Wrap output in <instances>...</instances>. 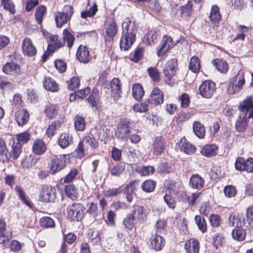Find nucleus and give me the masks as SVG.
<instances>
[{
  "instance_id": "c9c22d12",
  "label": "nucleus",
  "mask_w": 253,
  "mask_h": 253,
  "mask_svg": "<svg viewBox=\"0 0 253 253\" xmlns=\"http://www.w3.org/2000/svg\"><path fill=\"white\" fill-rule=\"evenodd\" d=\"M144 93L142 85L139 84H135L132 87V95L133 97L139 100L141 99Z\"/></svg>"
},
{
  "instance_id": "5701e85b",
  "label": "nucleus",
  "mask_w": 253,
  "mask_h": 253,
  "mask_svg": "<svg viewBox=\"0 0 253 253\" xmlns=\"http://www.w3.org/2000/svg\"><path fill=\"white\" fill-rule=\"evenodd\" d=\"M204 179L198 174H193L190 179V185L193 188L200 189L204 186Z\"/></svg>"
},
{
  "instance_id": "dca6fc26",
  "label": "nucleus",
  "mask_w": 253,
  "mask_h": 253,
  "mask_svg": "<svg viewBox=\"0 0 253 253\" xmlns=\"http://www.w3.org/2000/svg\"><path fill=\"white\" fill-rule=\"evenodd\" d=\"M150 100L151 102L155 105L163 103L164 102L163 92L158 87H155L150 94Z\"/></svg>"
},
{
  "instance_id": "58836bf2",
  "label": "nucleus",
  "mask_w": 253,
  "mask_h": 253,
  "mask_svg": "<svg viewBox=\"0 0 253 253\" xmlns=\"http://www.w3.org/2000/svg\"><path fill=\"white\" fill-rule=\"evenodd\" d=\"M232 235L235 240L242 241L245 239L246 233L243 228L237 226L236 228L233 230Z\"/></svg>"
},
{
  "instance_id": "4c0bfd02",
  "label": "nucleus",
  "mask_w": 253,
  "mask_h": 253,
  "mask_svg": "<svg viewBox=\"0 0 253 253\" xmlns=\"http://www.w3.org/2000/svg\"><path fill=\"white\" fill-rule=\"evenodd\" d=\"M167 189L166 193H173V195H176L179 192L180 188L178 184L171 180L168 182Z\"/></svg>"
},
{
  "instance_id": "f03ea898",
  "label": "nucleus",
  "mask_w": 253,
  "mask_h": 253,
  "mask_svg": "<svg viewBox=\"0 0 253 253\" xmlns=\"http://www.w3.org/2000/svg\"><path fill=\"white\" fill-rule=\"evenodd\" d=\"M177 67V60L175 58H172L167 61L164 68V81L169 85L172 86L174 84L173 77L175 75Z\"/></svg>"
},
{
  "instance_id": "3c124183",
  "label": "nucleus",
  "mask_w": 253,
  "mask_h": 253,
  "mask_svg": "<svg viewBox=\"0 0 253 253\" xmlns=\"http://www.w3.org/2000/svg\"><path fill=\"white\" fill-rule=\"evenodd\" d=\"M82 142H84L86 144L93 149L96 148L98 145L97 141L91 134L85 136Z\"/></svg>"
},
{
  "instance_id": "052dcab7",
  "label": "nucleus",
  "mask_w": 253,
  "mask_h": 253,
  "mask_svg": "<svg viewBox=\"0 0 253 253\" xmlns=\"http://www.w3.org/2000/svg\"><path fill=\"white\" fill-rule=\"evenodd\" d=\"M16 136L17 140V143H19L22 145L30 140V134L27 131H25L17 134Z\"/></svg>"
},
{
  "instance_id": "c756f323",
  "label": "nucleus",
  "mask_w": 253,
  "mask_h": 253,
  "mask_svg": "<svg viewBox=\"0 0 253 253\" xmlns=\"http://www.w3.org/2000/svg\"><path fill=\"white\" fill-rule=\"evenodd\" d=\"M253 96H248L239 105V109L244 114L249 109L253 110Z\"/></svg>"
},
{
  "instance_id": "a211bd4d",
  "label": "nucleus",
  "mask_w": 253,
  "mask_h": 253,
  "mask_svg": "<svg viewBox=\"0 0 253 253\" xmlns=\"http://www.w3.org/2000/svg\"><path fill=\"white\" fill-rule=\"evenodd\" d=\"M123 34H135L137 27L134 22H132L129 18L125 19L122 23Z\"/></svg>"
},
{
  "instance_id": "e2e57ef3",
  "label": "nucleus",
  "mask_w": 253,
  "mask_h": 253,
  "mask_svg": "<svg viewBox=\"0 0 253 253\" xmlns=\"http://www.w3.org/2000/svg\"><path fill=\"white\" fill-rule=\"evenodd\" d=\"M195 220L199 229L202 232H205L207 230V224L204 218H202L200 215H196Z\"/></svg>"
},
{
  "instance_id": "72a5a7b5",
  "label": "nucleus",
  "mask_w": 253,
  "mask_h": 253,
  "mask_svg": "<svg viewBox=\"0 0 253 253\" xmlns=\"http://www.w3.org/2000/svg\"><path fill=\"white\" fill-rule=\"evenodd\" d=\"M8 153L4 141L0 138V161L4 162L9 160Z\"/></svg>"
},
{
  "instance_id": "a878e982",
  "label": "nucleus",
  "mask_w": 253,
  "mask_h": 253,
  "mask_svg": "<svg viewBox=\"0 0 253 253\" xmlns=\"http://www.w3.org/2000/svg\"><path fill=\"white\" fill-rule=\"evenodd\" d=\"M32 149L34 154L42 155L45 152L46 147L42 140H36L33 145Z\"/></svg>"
},
{
  "instance_id": "680f3d73",
  "label": "nucleus",
  "mask_w": 253,
  "mask_h": 253,
  "mask_svg": "<svg viewBox=\"0 0 253 253\" xmlns=\"http://www.w3.org/2000/svg\"><path fill=\"white\" fill-rule=\"evenodd\" d=\"M97 11V6L94 3L90 7L88 10L84 11L81 12V17L83 18H86L87 17H93L96 13Z\"/></svg>"
},
{
  "instance_id": "4468645a",
  "label": "nucleus",
  "mask_w": 253,
  "mask_h": 253,
  "mask_svg": "<svg viewBox=\"0 0 253 253\" xmlns=\"http://www.w3.org/2000/svg\"><path fill=\"white\" fill-rule=\"evenodd\" d=\"M76 56L78 59L81 62L86 63L90 59L89 52L85 46L81 45L77 51Z\"/></svg>"
},
{
  "instance_id": "473e14b6",
  "label": "nucleus",
  "mask_w": 253,
  "mask_h": 253,
  "mask_svg": "<svg viewBox=\"0 0 253 253\" xmlns=\"http://www.w3.org/2000/svg\"><path fill=\"white\" fill-rule=\"evenodd\" d=\"M209 17L211 22L213 24H216L220 20L221 15L219 8L217 5H213L211 7Z\"/></svg>"
},
{
  "instance_id": "39448f33",
  "label": "nucleus",
  "mask_w": 253,
  "mask_h": 253,
  "mask_svg": "<svg viewBox=\"0 0 253 253\" xmlns=\"http://www.w3.org/2000/svg\"><path fill=\"white\" fill-rule=\"evenodd\" d=\"M216 90L215 83L210 80L203 82L199 86L200 94L206 98H211Z\"/></svg>"
},
{
  "instance_id": "f8f14e48",
  "label": "nucleus",
  "mask_w": 253,
  "mask_h": 253,
  "mask_svg": "<svg viewBox=\"0 0 253 253\" xmlns=\"http://www.w3.org/2000/svg\"><path fill=\"white\" fill-rule=\"evenodd\" d=\"M2 71L4 73L17 76L21 73V69L20 66L13 62H7L2 67Z\"/></svg>"
},
{
  "instance_id": "4d7b16f0",
  "label": "nucleus",
  "mask_w": 253,
  "mask_h": 253,
  "mask_svg": "<svg viewBox=\"0 0 253 253\" xmlns=\"http://www.w3.org/2000/svg\"><path fill=\"white\" fill-rule=\"evenodd\" d=\"M63 40L64 42H67L68 46L70 48L73 46L75 38L70 32L65 29L63 31Z\"/></svg>"
},
{
  "instance_id": "412c9836",
  "label": "nucleus",
  "mask_w": 253,
  "mask_h": 253,
  "mask_svg": "<svg viewBox=\"0 0 253 253\" xmlns=\"http://www.w3.org/2000/svg\"><path fill=\"white\" fill-rule=\"evenodd\" d=\"M218 147L214 144H208L205 145L201 150V153L207 157H211L215 156L217 152Z\"/></svg>"
},
{
  "instance_id": "7c9ffc66",
  "label": "nucleus",
  "mask_w": 253,
  "mask_h": 253,
  "mask_svg": "<svg viewBox=\"0 0 253 253\" xmlns=\"http://www.w3.org/2000/svg\"><path fill=\"white\" fill-rule=\"evenodd\" d=\"M193 129L195 135L199 138H203L205 136V126L198 122H195L193 124Z\"/></svg>"
},
{
  "instance_id": "37998d69",
  "label": "nucleus",
  "mask_w": 253,
  "mask_h": 253,
  "mask_svg": "<svg viewBox=\"0 0 253 253\" xmlns=\"http://www.w3.org/2000/svg\"><path fill=\"white\" fill-rule=\"evenodd\" d=\"M15 191L16 194L18 195L19 198L23 203H24L27 206L30 208L32 207V204L29 201V200L27 199L25 196V194L23 189L19 186H16L15 187Z\"/></svg>"
},
{
  "instance_id": "79ce46f5",
  "label": "nucleus",
  "mask_w": 253,
  "mask_h": 253,
  "mask_svg": "<svg viewBox=\"0 0 253 253\" xmlns=\"http://www.w3.org/2000/svg\"><path fill=\"white\" fill-rule=\"evenodd\" d=\"M134 189L133 182L130 183L124 188V193L126 195V198L128 202L130 203L132 200Z\"/></svg>"
},
{
  "instance_id": "f257e3e1",
  "label": "nucleus",
  "mask_w": 253,
  "mask_h": 253,
  "mask_svg": "<svg viewBox=\"0 0 253 253\" xmlns=\"http://www.w3.org/2000/svg\"><path fill=\"white\" fill-rule=\"evenodd\" d=\"M245 84V74L243 70L240 69L232 78L227 89L228 93L233 94L239 92L242 89Z\"/></svg>"
},
{
  "instance_id": "338daca9",
  "label": "nucleus",
  "mask_w": 253,
  "mask_h": 253,
  "mask_svg": "<svg viewBox=\"0 0 253 253\" xmlns=\"http://www.w3.org/2000/svg\"><path fill=\"white\" fill-rule=\"evenodd\" d=\"M65 193L69 197L72 199L75 197L77 194V190L75 186L73 184L66 186Z\"/></svg>"
},
{
  "instance_id": "6ab92c4d",
  "label": "nucleus",
  "mask_w": 253,
  "mask_h": 253,
  "mask_svg": "<svg viewBox=\"0 0 253 253\" xmlns=\"http://www.w3.org/2000/svg\"><path fill=\"white\" fill-rule=\"evenodd\" d=\"M73 143L72 135L69 133H62L59 136L58 144L62 148L68 147Z\"/></svg>"
},
{
  "instance_id": "ea45409f",
  "label": "nucleus",
  "mask_w": 253,
  "mask_h": 253,
  "mask_svg": "<svg viewBox=\"0 0 253 253\" xmlns=\"http://www.w3.org/2000/svg\"><path fill=\"white\" fill-rule=\"evenodd\" d=\"M125 170V166L118 164L113 166L110 169V174L112 176L119 177L122 175Z\"/></svg>"
},
{
  "instance_id": "a18cd8bd",
  "label": "nucleus",
  "mask_w": 253,
  "mask_h": 253,
  "mask_svg": "<svg viewBox=\"0 0 253 253\" xmlns=\"http://www.w3.org/2000/svg\"><path fill=\"white\" fill-rule=\"evenodd\" d=\"M159 33L158 31L151 30L148 32L146 36V42L149 45L154 44L157 41Z\"/></svg>"
},
{
  "instance_id": "9b49d317",
  "label": "nucleus",
  "mask_w": 253,
  "mask_h": 253,
  "mask_svg": "<svg viewBox=\"0 0 253 253\" xmlns=\"http://www.w3.org/2000/svg\"><path fill=\"white\" fill-rule=\"evenodd\" d=\"M55 194L51 187L43 186L40 193V198L44 202H50L55 199Z\"/></svg>"
},
{
  "instance_id": "f704fd0d",
  "label": "nucleus",
  "mask_w": 253,
  "mask_h": 253,
  "mask_svg": "<svg viewBox=\"0 0 253 253\" xmlns=\"http://www.w3.org/2000/svg\"><path fill=\"white\" fill-rule=\"evenodd\" d=\"M131 213H133L134 216L136 214V217L141 220H144L146 217V210L142 206L134 205Z\"/></svg>"
},
{
  "instance_id": "bb28decb",
  "label": "nucleus",
  "mask_w": 253,
  "mask_h": 253,
  "mask_svg": "<svg viewBox=\"0 0 253 253\" xmlns=\"http://www.w3.org/2000/svg\"><path fill=\"white\" fill-rule=\"evenodd\" d=\"M152 148L155 155L161 154L165 149L164 140L161 137H157L153 143Z\"/></svg>"
},
{
  "instance_id": "9d476101",
  "label": "nucleus",
  "mask_w": 253,
  "mask_h": 253,
  "mask_svg": "<svg viewBox=\"0 0 253 253\" xmlns=\"http://www.w3.org/2000/svg\"><path fill=\"white\" fill-rule=\"evenodd\" d=\"M135 40V34H123L120 40V48L127 50L133 44Z\"/></svg>"
},
{
  "instance_id": "1a4fd4ad",
  "label": "nucleus",
  "mask_w": 253,
  "mask_h": 253,
  "mask_svg": "<svg viewBox=\"0 0 253 253\" xmlns=\"http://www.w3.org/2000/svg\"><path fill=\"white\" fill-rule=\"evenodd\" d=\"M173 45L172 40L169 36H165L162 40L160 47L157 51V54L160 57L163 56Z\"/></svg>"
},
{
  "instance_id": "f3484780",
  "label": "nucleus",
  "mask_w": 253,
  "mask_h": 253,
  "mask_svg": "<svg viewBox=\"0 0 253 253\" xmlns=\"http://www.w3.org/2000/svg\"><path fill=\"white\" fill-rule=\"evenodd\" d=\"M15 118L19 126L26 124L29 119V114L24 109H20L15 112Z\"/></svg>"
},
{
  "instance_id": "ddd939ff",
  "label": "nucleus",
  "mask_w": 253,
  "mask_h": 253,
  "mask_svg": "<svg viewBox=\"0 0 253 253\" xmlns=\"http://www.w3.org/2000/svg\"><path fill=\"white\" fill-rule=\"evenodd\" d=\"M22 51L25 55L33 56L36 55L37 50L29 38H25L23 41Z\"/></svg>"
},
{
  "instance_id": "2eb2a0df",
  "label": "nucleus",
  "mask_w": 253,
  "mask_h": 253,
  "mask_svg": "<svg viewBox=\"0 0 253 253\" xmlns=\"http://www.w3.org/2000/svg\"><path fill=\"white\" fill-rule=\"evenodd\" d=\"M151 242V247L154 250L156 251L161 250L165 246V240L160 235L156 234L155 235H152L150 239Z\"/></svg>"
},
{
  "instance_id": "c03bdc74",
  "label": "nucleus",
  "mask_w": 253,
  "mask_h": 253,
  "mask_svg": "<svg viewBox=\"0 0 253 253\" xmlns=\"http://www.w3.org/2000/svg\"><path fill=\"white\" fill-rule=\"evenodd\" d=\"M117 32V27L114 21H111L107 25L106 30V35L109 38H113Z\"/></svg>"
},
{
  "instance_id": "5fc2aeb1",
  "label": "nucleus",
  "mask_w": 253,
  "mask_h": 253,
  "mask_svg": "<svg viewBox=\"0 0 253 253\" xmlns=\"http://www.w3.org/2000/svg\"><path fill=\"white\" fill-rule=\"evenodd\" d=\"M61 123L59 121H54L48 126L46 134L48 137H52L54 135L57 129L61 126Z\"/></svg>"
},
{
  "instance_id": "b1692460",
  "label": "nucleus",
  "mask_w": 253,
  "mask_h": 253,
  "mask_svg": "<svg viewBox=\"0 0 253 253\" xmlns=\"http://www.w3.org/2000/svg\"><path fill=\"white\" fill-rule=\"evenodd\" d=\"M43 87L47 90L51 92H57L59 89L58 84L56 82L49 77H45L43 81Z\"/></svg>"
},
{
  "instance_id": "423d86ee",
  "label": "nucleus",
  "mask_w": 253,
  "mask_h": 253,
  "mask_svg": "<svg viewBox=\"0 0 253 253\" xmlns=\"http://www.w3.org/2000/svg\"><path fill=\"white\" fill-rule=\"evenodd\" d=\"M45 36L48 40V44L47 51L44 53V56H49L55 50L63 46V44L58 40L57 35H52L48 33Z\"/></svg>"
},
{
  "instance_id": "4be33fe9",
  "label": "nucleus",
  "mask_w": 253,
  "mask_h": 253,
  "mask_svg": "<svg viewBox=\"0 0 253 253\" xmlns=\"http://www.w3.org/2000/svg\"><path fill=\"white\" fill-rule=\"evenodd\" d=\"M111 91L114 98L118 99L120 97L121 84L118 78H114L110 84Z\"/></svg>"
},
{
  "instance_id": "0eeeda50",
  "label": "nucleus",
  "mask_w": 253,
  "mask_h": 253,
  "mask_svg": "<svg viewBox=\"0 0 253 253\" xmlns=\"http://www.w3.org/2000/svg\"><path fill=\"white\" fill-rule=\"evenodd\" d=\"M84 207L80 204L74 203L72 205L68 211V217L72 220L79 221L84 216Z\"/></svg>"
},
{
  "instance_id": "6e6552de",
  "label": "nucleus",
  "mask_w": 253,
  "mask_h": 253,
  "mask_svg": "<svg viewBox=\"0 0 253 253\" xmlns=\"http://www.w3.org/2000/svg\"><path fill=\"white\" fill-rule=\"evenodd\" d=\"M67 155H60L53 158L50 162V172L54 174L63 169L66 165Z\"/></svg>"
},
{
  "instance_id": "49530a36",
  "label": "nucleus",
  "mask_w": 253,
  "mask_h": 253,
  "mask_svg": "<svg viewBox=\"0 0 253 253\" xmlns=\"http://www.w3.org/2000/svg\"><path fill=\"white\" fill-rule=\"evenodd\" d=\"M46 12V8L43 5L39 6L36 10L35 15V18L39 24H41L42 18Z\"/></svg>"
},
{
  "instance_id": "a19ab883",
  "label": "nucleus",
  "mask_w": 253,
  "mask_h": 253,
  "mask_svg": "<svg viewBox=\"0 0 253 253\" xmlns=\"http://www.w3.org/2000/svg\"><path fill=\"white\" fill-rule=\"evenodd\" d=\"M193 3L188 0L186 3L180 7V13L181 15L186 17L190 16L192 11Z\"/></svg>"
},
{
  "instance_id": "de8ad7c7",
  "label": "nucleus",
  "mask_w": 253,
  "mask_h": 253,
  "mask_svg": "<svg viewBox=\"0 0 253 253\" xmlns=\"http://www.w3.org/2000/svg\"><path fill=\"white\" fill-rule=\"evenodd\" d=\"M0 4L3 8L13 14L15 13V5L12 0H1Z\"/></svg>"
},
{
  "instance_id": "2f4dec72",
  "label": "nucleus",
  "mask_w": 253,
  "mask_h": 253,
  "mask_svg": "<svg viewBox=\"0 0 253 253\" xmlns=\"http://www.w3.org/2000/svg\"><path fill=\"white\" fill-rule=\"evenodd\" d=\"M212 63L217 70L221 73H226L228 69V64L224 60L216 59L212 61Z\"/></svg>"
},
{
  "instance_id": "603ef678",
  "label": "nucleus",
  "mask_w": 253,
  "mask_h": 253,
  "mask_svg": "<svg viewBox=\"0 0 253 253\" xmlns=\"http://www.w3.org/2000/svg\"><path fill=\"white\" fill-rule=\"evenodd\" d=\"M135 216L133 213H128L123 220L124 225L128 230H131L134 224Z\"/></svg>"
},
{
  "instance_id": "13d9d810",
  "label": "nucleus",
  "mask_w": 253,
  "mask_h": 253,
  "mask_svg": "<svg viewBox=\"0 0 253 253\" xmlns=\"http://www.w3.org/2000/svg\"><path fill=\"white\" fill-rule=\"evenodd\" d=\"M200 68L199 59L197 57H192L189 63V69L193 72H198Z\"/></svg>"
},
{
  "instance_id": "c85d7f7f",
  "label": "nucleus",
  "mask_w": 253,
  "mask_h": 253,
  "mask_svg": "<svg viewBox=\"0 0 253 253\" xmlns=\"http://www.w3.org/2000/svg\"><path fill=\"white\" fill-rule=\"evenodd\" d=\"M12 142L11 149L8 154L9 159L10 157L13 159H16L19 157L22 152V146L19 143H15L13 140Z\"/></svg>"
},
{
  "instance_id": "7ed1b4c3",
  "label": "nucleus",
  "mask_w": 253,
  "mask_h": 253,
  "mask_svg": "<svg viewBox=\"0 0 253 253\" xmlns=\"http://www.w3.org/2000/svg\"><path fill=\"white\" fill-rule=\"evenodd\" d=\"M73 14V7L70 5H66L63 12H57L54 14L57 27H61L69 21Z\"/></svg>"
},
{
  "instance_id": "864d4df0",
  "label": "nucleus",
  "mask_w": 253,
  "mask_h": 253,
  "mask_svg": "<svg viewBox=\"0 0 253 253\" xmlns=\"http://www.w3.org/2000/svg\"><path fill=\"white\" fill-rule=\"evenodd\" d=\"M136 170L141 175L146 176L153 173L155 169L152 166H140L136 168Z\"/></svg>"
},
{
  "instance_id": "393cba45",
  "label": "nucleus",
  "mask_w": 253,
  "mask_h": 253,
  "mask_svg": "<svg viewBox=\"0 0 253 253\" xmlns=\"http://www.w3.org/2000/svg\"><path fill=\"white\" fill-rule=\"evenodd\" d=\"M179 148L181 151L188 155L194 154L196 149V147L195 146L193 145L186 140H181Z\"/></svg>"
},
{
  "instance_id": "6e6d98bb",
  "label": "nucleus",
  "mask_w": 253,
  "mask_h": 253,
  "mask_svg": "<svg viewBox=\"0 0 253 253\" xmlns=\"http://www.w3.org/2000/svg\"><path fill=\"white\" fill-rule=\"evenodd\" d=\"M40 223L44 228L53 227L55 226L54 220L49 217H43L41 218Z\"/></svg>"
},
{
  "instance_id": "aec40b11",
  "label": "nucleus",
  "mask_w": 253,
  "mask_h": 253,
  "mask_svg": "<svg viewBox=\"0 0 253 253\" xmlns=\"http://www.w3.org/2000/svg\"><path fill=\"white\" fill-rule=\"evenodd\" d=\"M185 249L188 253H198L199 251V243L198 240L191 239L186 242Z\"/></svg>"
},
{
  "instance_id": "bf43d9fd",
  "label": "nucleus",
  "mask_w": 253,
  "mask_h": 253,
  "mask_svg": "<svg viewBox=\"0 0 253 253\" xmlns=\"http://www.w3.org/2000/svg\"><path fill=\"white\" fill-rule=\"evenodd\" d=\"M223 191L225 196L227 198L234 197L237 194L236 187L232 185L225 186Z\"/></svg>"
},
{
  "instance_id": "e433bc0d",
  "label": "nucleus",
  "mask_w": 253,
  "mask_h": 253,
  "mask_svg": "<svg viewBox=\"0 0 253 253\" xmlns=\"http://www.w3.org/2000/svg\"><path fill=\"white\" fill-rule=\"evenodd\" d=\"M58 107L54 104H47L44 109V112L46 116L49 119H52L56 117L57 114Z\"/></svg>"
},
{
  "instance_id": "0e129e2a",
  "label": "nucleus",
  "mask_w": 253,
  "mask_h": 253,
  "mask_svg": "<svg viewBox=\"0 0 253 253\" xmlns=\"http://www.w3.org/2000/svg\"><path fill=\"white\" fill-rule=\"evenodd\" d=\"M80 83V80L78 77H74L71 78L70 80L67 82L68 89L71 90H76L77 88H79Z\"/></svg>"
},
{
  "instance_id": "20e7f679",
  "label": "nucleus",
  "mask_w": 253,
  "mask_h": 253,
  "mask_svg": "<svg viewBox=\"0 0 253 253\" xmlns=\"http://www.w3.org/2000/svg\"><path fill=\"white\" fill-rule=\"evenodd\" d=\"M129 121L126 118L120 120L118 129L116 133V137L123 141H126L130 132Z\"/></svg>"
},
{
  "instance_id": "8fccbe9b",
  "label": "nucleus",
  "mask_w": 253,
  "mask_h": 253,
  "mask_svg": "<svg viewBox=\"0 0 253 253\" xmlns=\"http://www.w3.org/2000/svg\"><path fill=\"white\" fill-rule=\"evenodd\" d=\"M156 182L153 180H145L141 185L142 189L146 192H151L155 188Z\"/></svg>"
},
{
  "instance_id": "cd10ccee",
  "label": "nucleus",
  "mask_w": 253,
  "mask_h": 253,
  "mask_svg": "<svg viewBox=\"0 0 253 253\" xmlns=\"http://www.w3.org/2000/svg\"><path fill=\"white\" fill-rule=\"evenodd\" d=\"M248 126V120L245 117V114L240 115L236 123V130L239 132H243L247 128Z\"/></svg>"
},
{
  "instance_id": "69168bd1",
  "label": "nucleus",
  "mask_w": 253,
  "mask_h": 253,
  "mask_svg": "<svg viewBox=\"0 0 253 253\" xmlns=\"http://www.w3.org/2000/svg\"><path fill=\"white\" fill-rule=\"evenodd\" d=\"M149 76L155 82L160 80V73L158 69L154 67H150L147 69Z\"/></svg>"
},
{
  "instance_id": "09e8293b",
  "label": "nucleus",
  "mask_w": 253,
  "mask_h": 253,
  "mask_svg": "<svg viewBox=\"0 0 253 253\" xmlns=\"http://www.w3.org/2000/svg\"><path fill=\"white\" fill-rule=\"evenodd\" d=\"M75 128L78 131H83L85 129V122L84 119L81 116H77L75 118Z\"/></svg>"
},
{
  "instance_id": "774afa93",
  "label": "nucleus",
  "mask_w": 253,
  "mask_h": 253,
  "mask_svg": "<svg viewBox=\"0 0 253 253\" xmlns=\"http://www.w3.org/2000/svg\"><path fill=\"white\" fill-rule=\"evenodd\" d=\"M87 212L93 218H95L98 214L97 205L93 203L88 204Z\"/></svg>"
}]
</instances>
